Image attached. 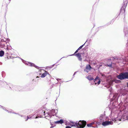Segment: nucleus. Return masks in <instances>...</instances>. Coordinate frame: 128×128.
Returning <instances> with one entry per match:
<instances>
[{
    "instance_id": "nucleus-1",
    "label": "nucleus",
    "mask_w": 128,
    "mask_h": 128,
    "mask_svg": "<svg viewBox=\"0 0 128 128\" xmlns=\"http://www.w3.org/2000/svg\"><path fill=\"white\" fill-rule=\"evenodd\" d=\"M117 78L121 80L126 79H128V72H123L120 73L119 75H118Z\"/></svg>"
},
{
    "instance_id": "nucleus-2",
    "label": "nucleus",
    "mask_w": 128,
    "mask_h": 128,
    "mask_svg": "<svg viewBox=\"0 0 128 128\" xmlns=\"http://www.w3.org/2000/svg\"><path fill=\"white\" fill-rule=\"evenodd\" d=\"M78 128H84L86 125V122L84 120H80L78 122Z\"/></svg>"
},
{
    "instance_id": "nucleus-3",
    "label": "nucleus",
    "mask_w": 128,
    "mask_h": 128,
    "mask_svg": "<svg viewBox=\"0 0 128 128\" xmlns=\"http://www.w3.org/2000/svg\"><path fill=\"white\" fill-rule=\"evenodd\" d=\"M42 113H43V114L41 115V117H45L46 118L48 119V118H50L51 116L49 113L47 112L45 113V112L44 110H42Z\"/></svg>"
},
{
    "instance_id": "nucleus-4",
    "label": "nucleus",
    "mask_w": 128,
    "mask_h": 128,
    "mask_svg": "<svg viewBox=\"0 0 128 128\" xmlns=\"http://www.w3.org/2000/svg\"><path fill=\"white\" fill-rule=\"evenodd\" d=\"M127 4V2H125V3H124L123 6L122 7L121 9V12H122L123 13H124L125 11V8Z\"/></svg>"
},
{
    "instance_id": "nucleus-5",
    "label": "nucleus",
    "mask_w": 128,
    "mask_h": 128,
    "mask_svg": "<svg viewBox=\"0 0 128 128\" xmlns=\"http://www.w3.org/2000/svg\"><path fill=\"white\" fill-rule=\"evenodd\" d=\"M113 123V122H112L107 121L103 122L102 125L103 126H106L109 124H112Z\"/></svg>"
},
{
    "instance_id": "nucleus-6",
    "label": "nucleus",
    "mask_w": 128,
    "mask_h": 128,
    "mask_svg": "<svg viewBox=\"0 0 128 128\" xmlns=\"http://www.w3.org/2000/svg\"><path fill=\"white\" fill-rule=\"evenodd\" d=\"M47 74L48 75V78H50V76H51L49 74L48 72L46 71H45V72L44 73L42 74L41 76V77L42 78H44L46 76H47Z\"/></svg>"
},
{
    "instance_id": "nucleus-7",
    "label": "nucleus",
    "mask_w": 128,
    "mask_h": 128,
    "mask_svg": "<svg viewBox=\"0 0 128 128\" xmlns=\"http://www.w3.org/2000/svg\"><path fill=\"white\" fill-rule=\"evenodd\" d=\"M84 54V53H78L76 54L75 56H76L78 58V60L80 61H82V58H81V55L82 54L83 55Z\"/></svg>"
},
{
    "instance_id": "nucleus-8",
    "label": "nucleus",
    "mask_w": 128,
    "mask_h": 128,
    "mask_svg": "<svg viewBox=\"0 0 128 128\" xmlns=\"http://www.w3.org/2000/svg\"><path fill=\"white\" fill-rule=\"evenodd\" d=\"M92 68L90 64H87L86 69L84 70V71L88 73L89 71Z\"/></svg>"
},
{
    "instance_id": "nucleus-9",
    "label": "nucleus",
    "mask_w": 128,
    "mask_h": 128,
    "mask_svg": "<svg viewBox=\"0 0 128 128\" xmlns=\"http://www.w3.org/2000/svg\"><path fill=\"white\" fill-rule=\"evenodd\" d=\"M70 123L73 124L71 125L72 127H76L78 128V122H75L72 121L70 122Z\"/></svg>"
},
{
    "instance_id": "nucleus-10",
    "label": "nucleus",
    "mask_w": 128,
    "mask_h": 128,
    "mask_svg": "<svg viewBox=\"0 0 128 128\" xmlns=\"http://www.w3.org/2000/svg\"><path fill=\"white\" fill-rule=\"evenodd\" d=\"M64 122V121L63 120H60L59 121H57L55 122H54V123L56 124H62V123H63Z\"/></svg>"
},
{
    "instance_id": "nucleus-11",
    "label": "nucleus",
    "mask_w": 128,
    "mask_h": 128,
    "mask_svg": "<svg viewBox=\"0 0 128 128\" xmlns=\"http://www.w3.org/2000/svg\"><path fill=\"white\" fill-rule=\"evenodd\" d=\"M97 80H98V84H100V80H99V78L98 77H96V78L94 80V82H96V81Z\"/></svg>"
},
{
    "instance_id": "nucleus-12",
    "label": "nucleus",
    "mask_w": 128,
    "mask_h": 128,
    "mask_svg": "<svg viewBox=\"0 0 128 128\" xmlns=\"http://www.w3.org/2000/svg\"><path fill=\"white\" fill-rule=\"evenodd\" d=\"M87 78L90 80H94L93 78L90 75L88 76Z\"/></svg>"
},
{
    "instance_id": "nucleus-13",
    "label": "nucleus",
    "mask_w": 128,
    "mask_h": 128,
    "mask_svg": "<svg viewBox=\"0 0 128 128\" xmlns=\"http://www.w3.org/2000/svg\"><path fill=\"white\" fill-rule=\"evenodd\" d=\"M4 54V52L3 50L0 51V56L2 57L3 56Z\"/></svg>"
},
{
    "instance_id": "nucleus-14",
    "label": "nucleus",
    "mask_w": 128,
    "mask_h": 128,
    "mask_svg": "<svg viewBox=\"0 0 128 128\" xmlns=\"http://www.w3.org/2000/svg\"><path fill=\"white\" fill-rule=\"evenodd\" d=\"M94 124V122H92L91 123L87 124V126L88 127H91Z\"/></svg>"
},
{
    "instance_id": "nucleus-15",
    "label": "nucleus",
    "mask_w": 128,
    "mask_h": 128,
    "mask_svg": "<svg viewBox=\"0 0 128 128\" xmlns=\"http://www.w3.org/2000/svg\"><path fill=\"white\" fill-rule=\"evenodd\" d=\"M11 0H4V1L5 2H7V3H9L10 2Z\"/></svg>"
},
{
    "instance_id": "nucleus-16",
    "label": "nucleus",
    "mask_w": 128,
    "mask_h": 128,
    "mask_svg": "<svg viewBox=\"0 0 128 128\" xmlns=\"http://www.w3.org/2000/svg\"><path fill=\"white\" fill-rule=\"evenodd\" d=\"M107 66L109 67H111L112 66V62H110V63L109 64H107Z\"/></svg>"
},
{
    "instance_id": "nucleus-17",
    "label": "nucleus",
    "mask_w": 128,
    "mask_h": 128,
    "mask_svg": "<svg viewBox=\"0 0 128 128\" xmlns=\"http://www.w3.org/2000/svg\"><path fill=\"white\" fill-rule=\"evenodd\" d=\"M78 50H78V49L76 51V52H74V53L73 54H72L73 55H76V53H77V52H78Z\"/></svg>"
},
{
    "instance_id": "nucleus-18",
    "label": "nucleus",
    "mask_w": 128,
    "mask_h": 128,
    "mask_svg": "<svg viewBox=\"0 0 128 128\" xmlns=\"http://www.w3.org/2000/svg\"><path fill=\"white\" fill-rule=\"evenodd\" d=\"M127 2V4L128 2V0H124V3L125 4V2Z\"/></svg>"
},
{
    "instance_id": "nucleus-19",
    "label": "nucleus",
    "mask_w": 128,
    "mask_h": 128,
    "mask_svg": "<svg viewBox=\"0 0 128 128\" xmlns=\"http://www.w3.org/2000/svg\"><path fill=\"white\" fill-rule=\"evenodd\" d=\"M0 46H1V48H4V46H5V45H0Z\"/></svg>"
},
{
    "instance_id": "nucleus-20",
    "label": "nucleus",
    "mask_w": 128,
    "mask_h": 128,
    "mask_svg": "<svg viewBox=\"0 0 128 128\" xmlns=\"http://www.w3.org/2000/svg\"><path fill=\"white\" fill-rule=\"evenodd\" d=\"M66 128H71L70 126H67L66 127Z\"/></svg>"
},
{
    "instance_id": "nucleus-21",
    "label": "nucleus",
    "mask_w": 128,
    "mask_h": 128,
    "mask_svg": "<svg viewBox=\"0 0 128 128\" xmlns=\"http://www.w3.org/2000/svg\"><path fill=\"white\" fill-rule=\"evenodd\" d=\"M84 44H83V45H82L81 46H80V48H82V47H83V46L84 45Z\"/></svg>"
},
{
    "instance_id": "nucleus-22",
    "label": "nucleus",
    "mask_w": 128,
    "mask_h": 128,
    "mask_svg": "<svg viewBox=\"0 0 128 128\" xmlns=\"http://www.w3.org/2000/svg\"><path fill=\"white\" fill-rule=\"evenodd\" d=\"M42 111V110L40 111V114H41L40 115V116H41V115L43 114V113H41Z\"/></svg>"
},
{
    "instance_id": "nucleus-23",
    "label": "nucleus",
    "mask_w": 128,
    "mask_h": 128,
    "mask_svg": "<svg viewBox=\"0 0 128 128\" xmlns=\"http://www.w3.org/2000/svg\"><path fill=\"white\" fill-rule=\"evenodd\" d=\"M8 50V47H7V48H6V50H6V51H7Z\"/></svg>"
},
{
    "instance_id": "nucleus-24",
    "label": "nucleus",
    "mask_w": 128,
    "mask_h": 128,
    "mask_svg": "<svg viewBox=\"0 0 128 128\" xmlns=\"http://www.w3.org/2000/svg\"><path fill=\"white\" fill-rule=\"evenodd\" d=\"M81 48H80V47L78 49V50H79Z\"/></svg>"
},
{
    "instance_id": "nucleus-25",
    "label": "nucleus",
    "mask_w": 128,
    "mask_h": 128,
    "mask_svg": "<svg viewBox=\"0 0 128 128\" xmlns=\"http://www.w3.org/2000/svg\"><path fill=\"white\" fill-rule=\"evenodd\" d=\"M111 59H109L108 60V61L109 62L110 61H111Z\"/></svg>"
},
{
    "instance_id": "nucleus-26",
    "label": "nucleus",
    "mask_w": 128,
    "mask_h": 128,
    "mask_svg": "<svg viewBox=\"0 0 128 128\" xmlns=\"http://www.w3.org/2000/svg\"><path fill=\"white\" fill-rule=\"evenodd\" d=\"M27 118H27V119L26 120V121L27 120H28V118H28V116Z\"/></svg>"
},
{
    "instance_id": "nucleus-27",
    "label": "nucleus",
    "mask_w": 128,
    "mask_h": 128,
    "mask_svg": "<svg viewBox=\"0 0 128 128\" xmlns=\"http://www.w3.org/2000/svg\"><path fill=\"white\" fill-rule=\"evenodd\" d=\"M53 127H54L53 126H52L50 128H53Z\"/></svg>"
},
{
    "instance_id": "nucleus-28",
    "label": "nucleus",
    "mask_w": 128,
    "mask_h": 128,
    "mask_svg": "<svg viewBox=\"0 0 128 128\" xmlns=\"http://www.w3.org/2000/svg\"><path fill=\"white\" fill-rule=\"evenodd\" d=\"M39 77L38 76H37L36 77V78H39Z\"/></svg>"
},
{
    "instance_id": "nucleus-29",
    "label": "nucleus",
    "mask_w": 128,
    "mask_h": 128,
    "mask_svg": "<svg viewBox=\"0 0 128 128\" xmlns=\"http://www.w3.org/2000/svg\"><path fill=\"white\" fill-rule=\"evenodd\" d=\"M38 117H36V118H38Z\"/></svg>"
},
{
    "instance_id": "nucleus-30",
    "label": "nucleus",
    "mask_w": 128,
    "mask_h": 128,
    "mask_svg": "<svg viewBox=\"0 0 128 128\" xmlns=\"http://www.w3.org/2000/svg\"><path fill=\"white\" fill-rule=\"evenodd\" d=\"M97 84V83H95V84Z\"/></svg>"
}]
</instances>
